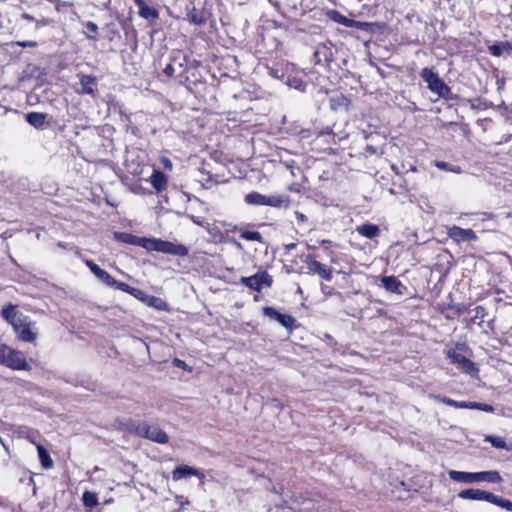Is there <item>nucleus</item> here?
I'll return each instance as SVG.
<instances>
[{
	"mask_svg": "<svg viewBox=\"0 0 512 512\" xmlns=\"http://www.w3.org/2000/svg\"><path fill=\"white\" fill-rule=\"evenodd\" d=\"M449 478L456 482L461 483H501L503 481L501 475L496 470L481 471V472H463L450 470L448 472Z\"/></svg>",
	"mask_w": 512,
	"mask_h": 512,
	"instance_id": "nucleus-1",
	"label": "nucleus"
},
{
	"mask_svg": "<svg viewBox=\"0 0 512 512\" xmlns=\"http://www.w3.org/2000/svg\"><path fill=\"white\" fill-rule=\"evenodd\" d=\"M458 497L463 500L486 501L488 503L501 507L502 509H505L509 512H512V501L502 498L488 491L469 488L460 491L458 493Z\"/></svg>",
	"mask_w": 512,
	"mask_h": 512,
	"instance_id": "nucleus-2",
	"label": "nucleus"
},
{
	"mask_svg": "<svg viewBox=\"0 0 512 512\" xmlns=\"http://www.w3.org/2000/svg\"><path fill=\"white\" fill-rule=\"evenodd\" d=\"M420 76L427 84V88L438 95V97L451 100L453 93L451 88L433 71V69L425 67L421 70Z\"/></svg>",
	"mask_w": 512,
	"mask_h": 512,
	"instance_id": "nucleus-3",
	"label": "nucleus"
},
{
	"mask_svg": "<svg viewBox=\"0 0 512 512\" xmlns=\"http://www.w3.org/2000/svg\"><path fill=\"white\" fill-rule=\"evenodd\" d=\"M148 251H157L174 256H186L188 248L185 245L177 244L161 239H149Z\"/></svg>",
	"mask_w": 512,
	"mask_h": 512,
	"instance_id": "nucleus-4",
	"label": "nucleus"
},
{
	"mask_svg": "<svg viewBox=\"0 0 512 512\" xmlns=\"http://www.w3.org/2000/svg\"><path fill=\"white\" fill-rule=\"evenodd\" d=\"M34 323L31 319L23 315L21 319L16 320L12 326L17 338L23 342L33 343L37 338V332L33 330Z\"/></svg>",
	"mask_w": 512,
	"mask_h": 512,
	"instance_id": "nucleus-5",
	"label": "nucleus"
},
{
	"mask_svg": "<svg viewBox=\"0 0 512 512\" xmlns=\"http://www.w3.org/2000/svg\"><path fill=\"white\" fill-rule=\"evenodd\" d=\"M240 283L249 287L250 289L260 292L263 286L271 287L273 283L272 276L267 271H258L252 276L242 277Z\"/></svg>",
	"mask_w": 512,
	"mask_h": 512,
	"instance_id": "nucleus-6",
	"label": "nucleus"
},
{
	"mask_svg": "<svg viewBox=\"0 0 512 512\" xmlns=\"http://www.w3.org/2000/svg\"><path fill=\"white\" fill-rule=\"evenodd\" d=\"M171 474L174 481H179L182 479H187L191 476H195L200 480L199 486L202 487L204 485L205 474L201 470L192 466L185 464L178 465L175 467Z\"/></svg>",
	"mask_w": 512,
	"mask_h": 512,
	"instance_id": "nucleus-7",
	"label": "nucleus"
},
{
	"mask_svg": "<svg viewBox=\"0 0 512 512\" xmlns=\"http://www.w3.org/2000/svg\"><path fill=\"white\" fill-rule=\"evenodd\" d=\"M447 357L453 364H456L459 369H461L464 373L469 374L471 376L478 373V368L476 364L466 358L463 354L458 353L454 350H449L447 352Z\"/></svg>",
	"mask_w": 512,
	"mask_h": 512,
	"instance_id": "nucleus-8",
	"label": "nucleus"
},
{
	"mask_svg": "<svg viewBox=\"0 0 512 512\" xmlns=\"http://www.w3.org/2000/svg\"><path fill=\"white\" fill-rule=\"evenodd\" d=\"M313 58L315 65L329 66L333 60V44L330 41L318 44Z\"/></svg>",
	"mask_w": 512,
	"mask_h": 512,
	"instance_id": "nucleus-9",
	"label": "nucleus"
},
{
	"mask_svg": "<svg viewBox=\"0 0 512 512\" xmlns=\"http://www.w3.org/2000/svg\"><path fill=\"white\" fill-rule=\"evenodd\" d=\"M304 262L307 264L308 272L310 274H317L326 281H330L332 279L333 269L315 260L312 255L308 254L305 257Z\"/></svg>",
	"mask_w": 512,
	"mask_h": 512,
	"instance_id": "nucleus-10",
	"label": "nucleus"
},
{
	"mask_svg": "<svg viewBox=\"0 0 512 512\" xmlns=\"http://www.w3.org/2000/svg\"><path fill=\"white\" fill-rule=\"evenodd\" d=\"M262 311L266 317L270 318L271 320L279 322L284 328H286L289 331L297 327L296 319L292 315L282 314L278 312L275 308L269 306L263 307Z\"/></svg>",
	"mask_w": 512,
	"mask_h": 512,
	"instance_id": "nucleus-11",
	"label": "nucleus"
},
{
	"mask_svg": "<svg viewBox=\"0 0 512 512\" xmlns=\"http://www.w3.org/2000/svg\"><path fill=\"white\" fill-rule=\"evenodd\" d=\"M141 438H146L150 441L159 443V444H167L169 442V436L168 434L160 429L157 425H149L148 423L144 422L142 432H141Z\"/></svg>",
	"mask_w": 512,
	"mask_h": 512,
	"instance_id": "nucleus-12",
	"label": "nucleus"
},
{
	"mask_svg": "<svg viewBox=\"0 0 512 512\" xmlns=\"http://www.w3.org/2000/svg\"><path fill=\"white\" fill-rule=\"evenodd\" d=\"M143 421H137L132 418H117L113 426L120 432L134 434L138 437L141 436Z\"/></svg>",
	"mask_w": 512,
	"mask_h": 512,
	"instance_id": "nucleus-13",
	"label": "nucleus"
},
{
	"mask_svg": "<svg viewBox=\"0 0 512 512\" xmlns=\"http://www.w3.org/2000/svg\"><path fill=\"white\" fill-rule=\"evenodd\" d=\"M447 235L457 243L475 241L477 239V236L472 229H463L459 226H452L448 228Z\"/></svg>",
	"mask_w": 512,
	"mask_h": 512,
	"instance_id": "nucleus-14",
	"label": "nucleus"
},
{
	"mask_svg": "<svg viewBox=\"0 0 512 512\" xmlns=\"http://www.w3.org/2000/svg\"><path fill=\"white\" fill-rule=\"evenodd\" d=\"M114 238L122 243L130 244L138 247H142L144 249H148L149 239L145 237H138L136 235L126 233V232H115Z\"/></svg>",
	"mask_w": 512,
	"mask_h": 512,
	"instance_id": "nucleus-15",
	"label": "nucleus"
},
{
	"mask_svg": "<svg viewBox=\"0 0 512 512\" xmlns=\"http://www.w3.org/2000/svg\"><path fill=\"white\" fill-rule=\"evenodd\" d=\"M380 281L387 291L399 296H403L407 291V287L395 276H383Z\"/></svg>",
	"mask_w": 512,
	"mask_h": 512,
	"instance_id": "nucleus-16",
	"label": "nucleus"
},
{
	"mask_svg": "<svg viewBox=\"0 0 512 512\" xmlns=\"http://www.w3.org/2000/svg\"><path fill=\"white\" fill-rule=\"evenodd\" d=\"M134 3L138 8V14L140 17L151 21H156L158 19V11L154 7L147 5L145 0H134Z\"/></svg>",
	"mask_w": 512,
	"mask_h": 512,
	"instance_id": "nucleus-17",
	"label": "nucleus"
},
{
	"mask_svg": "<svg viewBox=\"0 0 512 512\" xmlns=\"http://www.w3.org/2000/svg\"><path fill=\"white\" fill-rule=\"evenodd\" d=\"M86 265L89 267L91 272L97 277L105 285L109 286L113 284V277L104 269H102L99 265L94 263L91 260H86Z\"/></svg>",
	"mask_w": 512,
	"mask_h": 512,
	"instance_id": "nucleus-18",
	"label": "nucleus"
},
{
	"mask_svg": "<svg viewBox=\"0 0 512 512\" xmlns=\"http://www.w3.org/2000/svg\"><path fill=\"white\" fill-rule=\"evenodd\" d=\"M78 77L81 85V93L94 96L96 94V90L94 89L97 83L96 77L86 74H79Z\"/></svg>",
	"mask_w": 512,
	"mask_h": 512,
	"instance_id": "nucleus-19",
	"label": "nucleus"
},
{
	"mask_svg": "<svg viewBox=\"0 0 512 512\" xmlns=\"http://www.w3.org/2000/svg\"><path fill=\"white\" fill-rule=\"evenodd\" d=\"M290 197L288 195L278 194L266 196V205L274 208H287L290 205Z\"/></svg>",
	"mask_w": 512,
	"mask_h": 512,
	"instance_id": "nucleus-20",
	"label": "nucleus"
},
{
	"mask_svg": "<svg viewBox=\"0 0 512 512\" xmlns=\"http://www.w3.org/2000/svg\"><path fill=\"white\" fill-rule=\"evenodd\" d=\"M26 121L36 129H43L46 125L47 114L29 112L25 115Z\"/></svg>",
	"mask_w": 512,
	"mask_h": 512,
	"instance_id": "nucleus-21",
	"label": "nucleus"
},
{
	"mask_svg": "<svg viewBox=\"0 0 512 512\" xmlns=\"http://www.w3.org/2000/svg\"><path fill=\"white\" fill-rule=\"evenodd\" d=\"M150 183L157 192H161L167 186V177L163 172L154 170L150 176Z\"/></svg>",
	"mask_w": 512,
	"mask_h": 512,
	"instance_id": "nucleus-22",
	"label": "nucleus"
},
{
	"mask_svg": "<svg viewBox=\"0 0 512 512\" xmlns=\"http://www.w3.org/2000/svg\"><path fill=\"white\" fill-rule=\"evenodd\" d=\"M357 232L369 239H372L379 235L380 229L377 225L371 223H365L357 227Z\"/></svg>",
	"mask_w": 512,
	"mask_h": 512,
	"instance_id": "nucleus-23",
	"label": "nucleus"
},
{
	"mask_svg": "<svg viewBox=\"0 0 512 512\" xmlns=\"http://www.w3.org/2000/svg\"><path fill=\"white\" fill-rule=\"evenodd\" d=\"M488 50L491 55H493L495 57H499L503 54L504 51H506V52L512 51V42H509V41L498 42V43L490 45L488 47Z\"/></svg>",
	"mask_w": 512,
	"mask_h": 512,
	"instance_id": "nucleus-24",
	"label": "nucleus"
},
{
	"mask_svg": "<svg viewBox=\"0 0 512 512\" xmlns=\"http://www.w3.org/2000/svg\"><path fill=\"white\" fill-rule=\"evenodd\" d=\"M2 317L7 320L12 326L16 323V320L21 319L24 315L22 313H18L15 310V306L8 305L4 307L1 311Z\"/></svg>",
	"mask_w": 512,
	"mask_h": 512,
	"instance_id": "nucleus-25",
	"label": "nucleus"
},
{
	"mask_svg": "<svg viewBox=\"0 0 512 512\" xmlns=\"http://www.w3.org/2000/svg\"><path fill=\"white\" fill-rule=\"evenodd\" d=\"M244 201L248 205L265 206L266 195L253 191L245 196Z\"/></svg>",
	"mask_w": 512,
	"mask_h": 512,
	"instance_id": "nucleus-26",
	"label": "nucleus"
},
{
	"mask_svg": "<svg viewBox=\"0 0 512 512\" xmlns=\"http://www.w3.org/2000/svg\"><path fill=\"white\" fill-rule=\"evenodd\" d=\"M36 449L42 466L45 469L51 468L53 466V460L51 459L48 451L41 444H36Z\"/></svg>",
	"mask_w": 512,
	"mask_h": 512,
	"instance_id": "nucleus-27",
	"label": "nucleus"
},
{
	"mask_svg": "<svg viewBox=\"0 0 512 512\" xmlns=\"http://www.w3.org/2000/svg\"><path fill=\"white\" fill-rule=\"evenodd\" d=\"M485 442L490 443L493 447L497 449L510 450L511 447L507 444V442L498 436L487 435L484 439Z\"/></svg>",
	"mask_w": 512,
	"mask_h": 512,
	"instance_id": "nucleus-28",
	"label": "nucleus"
},
{
	"mask_svg": "<svg viewBox=\"0 0 512 512\" xmlns=\"http://www.w3.org/2000/svg\"><path fill=\"white\" fill-rule=\"evenodd\" d=\"M82 501H83L84 506L91 508V509L98 505V499H97L96 494L93 492H90V491H85L82 494Z\"/></svg>",
	"mask_w": 512,
	"mask_h": 512,
	"instance_id": "nucleus-29",
	"label": "nucleus"
},
{
	"mask_svg": "<svg viewBox=\"0 0 512 512\" xmlns=\"http://www.w3.org/2000/svg\"><path fill=\"white\" fill-rule=\"evenodd\" d=\"M146 304L150 307L157 309V310H165L167 307V304L163 299L156 297V296H151V295H148Z\"/></svg>",
	"mask_w": 512,
	"mask_h": 512,
	"instance_id": "nucleus-30",
	"label": "nucleus"
},
{
	"mask_svg": "<svg viewBox=\"0 0 512 512\" xmlns=\"http://www.w3.org/2000/svg\"><path fill=\"white\" fill-rule=\"evenodd\" d=\"M240 237L249 241L264 242L262 235L257 231L244 230L241 232Z\"/></svg>",
	"mask_w": 512,
	"mask_h": 512,
	"instance_id": "nucleus-31",
	"label": "nucleus"
},
{
	"mask_svg": "<svg viewBox=\"0 0 512 512\" xmlns=\"http://www.w3.org/2000/svg\"><path fill=\"white\" fill-rule=\"evenodd\" d=\"M84 26L87 29L86 37L90 40H95L99 29L98 25L92 21H87Z\"/></svg>",
	"mask_w": 512,
	"mask_h": 512,
	"instance_id": "nucleus-32",
	"label": "nucleus"
},
{
	"mask_svg": "<svg viewBox=\"0 0 512 512\" xmlns=\"http://www.w3.org/2000/svg\"><path fill=\"white\" fill-rule=\"evenodd\" d=\"M374 24L370 22H362L353 20L350 23L349 28H357L359 30L365 31V32H371Z\"/></svg>",
	"mask_w": 512,
	"mask_h": 512,
	"instance_id": "nucleus-33",
	"label": "nucleus"
},
{
	"mask_svg": "<svg viewBox=\"0 0 512 512\" xmlns=\"http://www.w3.org/2000/svg\"><path fill=\"white\" fill-rule=\"evenodd\" d=\"M109 287H113L115 289L121 290L128 294H130V291H132L134 289V287H132L124 282L117 281L114 278H113V284H110Z\"/></svg>",
	"mask_w": 512,
	"mask_h": 512,
	"instance_id": "nucleus-34",
	"label": "nucleus"
},
{
	"mask_svg": "<svg viewBox=\"0 0 512 512\" xmlns=\"http://www.w3.org/2000/svg\"><path fill=\"white\" fill-rule=\"evenodd\" d=\"M189 19L192 23L202 25L206 22V19L202 14H199L195 9L189 14Z\"/></svg>",
	"mask_w": 512,
	"mask_h": 512,
	"instance_id": "nucleus-35",
	"label": "nucleus"
},
{
	"mask_svg": "<svg viewBox=\"0 0 512 512\" xmlns=\"http://www.w3.org/2000/svg\"><path fill=\"white\" fill-rule=\"evenodd\" d=\"M130 295H132L133 297H135L139 301H141V302L146 304V301H147V298H148V294L146 292H144L143 290L138 289V288H134L132 291H130Z\"/></svg>",
	"mask_w": 512,
	"mask_h": 512,
	"instance_id": "nucleus-36",
	"label": "nucleus"
},
{
	"mask_svg": "<svg viewBox=\"0 0 512 512\" xmlns=\"http://www.w3.org/2000/svg\"><path fill=\"white\" fill-rule=\"evenodd\" d=\"M332 13H333V15H334V16H333V19H334L336 22H338V23H340V24H342V25H344V26H346V27H349V26H350V23H351L352 19H349V18H347V17H345V16L341 15V14H340L339 12H337V11H333Z\"/></svg>",
	"mask_w": 512,
	"mask_h": 512,
	"instance_id": "nucleus-37",
	"label": "nucleus"
},
{
	"mask_svg": "<svg viewBox=\"0 0 512 512\" xmlns=\"http://www.w3.org/2000/svg\"><path fill=\"white\" fill-rule=\"evenodd\" d=\"M288 85L300 91H304L306 87V84L301 79L298 78L289 79Z\"/></svg>",
	"mask_w": 512,
	"mask_h": 512,
	"instance_id": "nucleus-38",
	"label": "nucleus"
},
{
	"mask_svg": "<svg viewBox=\"0 0 512 512\" xmlns=\"http://www.w3.org/2000/svg\"><path fill=\"white\" fill-rule=\"evenodd\" d=\"M174 367L181 368L185 371H191V367L187 365V363L179 358H174L172 361Z\"/></svg>",
	"mask_w": 512,
	"mask_h": 512,
	"instance_id": "nucleus-39",
	"label": "nucleus"
},
{
	"mask_svg": "<svg viewBox=\"0 0 512 512\" xmlns=\"http://www.w3.org/2000/svg\"><path fill=\"white\" fill-rule=\"evenodd\" d=\"M477 410H481V411H484V412H487V413H493L495 411V408L492 405H490V404L479 403L478 402Z\"/></svg>",
	"mask_w": 512,
	"mask_h": 512,
	"instance_id": "nucleus-40",
	"label": "nucleus"
},
{
	"mask_svg": "<svg viewBox=\"0 0 512 512\" xmlns=\"http://www.w3.org/2000/svg\"><path fill=\"white\" fill-rule=\"evenodd\" d=\"M163 72L166 76L168 77H173L175 72H176V68L174 65H172L171 63L167 64L165 66V68L163 69Z\"/></svg>",
	"mask_w": 512,
	"mask_h": 512,
	"instance_id": "nucleus-41",
	"label": "nucleus"
},
{
	"mask_svg": "<svg viewBox=\"0 0 512 512\" xmlns=\"http://www.w3.org/2000/svg\"><path fill=\"white\" fill-rule=\"evenodd\" d=\"M38 437H39V435H38V433H37V432H35V431H30V432H28V434H27V436H26V438H27V439H28L32 444H34L35 446H36V444H39V443L37 442Z\"/></svg>",
	"mask_w": 512,
	"mask_h": 512,
	"instance_id": "nucleus-42",
	"label": "nucleus"
},
{
	"mask_svg": "<svg viewBox=\"0 0 512 512\" xmlns=\"http://www.w3.org/2000/svg\"><path fill=\"white\" fill-rule=\"evenodd\" d=\"M442 402L450 407L458 408V401L448 397H443Z\"/></svg>",
	"mask_w": 512,
	"mask_h": 512,
	"instance_id": "nucleus-43",
	"label": "nucleus"
},
{
	"mask_svg": "<svg viewBox=\"0 0 512 512\" xmlns=\"http://www.w3.org/2000/svg\"><path fill=\"white\" fill-rule=\"evenodd\" d=\"M269 75L276 79H280L283 76V74L280 73V71L278 69H274V68L269 69Z\"/></svg>",
	"mask_w": 512,
	"mask_h": 512,
	"instance_id": "nucleus-44",
	"label": "nucleus"
},
{
	"mask_svg": "<svg viewBox=\"0 0 512 512\" xmlns=\"http://www.w3.org/2000/svg\"><path fill=\"white\" fill-rule=\"evenodd\" d=\"M294 214L299 222H306L308 220L307 216L299 211H295Z\"/></svg>",
	"mask_w": 512,
	"mask_h": 512,
	"instance_id": "nucleus-45",
	"label": "nucleus"
},
{
	"mask_svg": "<svg viewBox=\"0 0 512 512\" xmlns=\"http://www.w3.org/2000/svg\"><path fill=\"white\" fill-rule=\"evenodd\" d=\"M0 508H9V501L6 497L0 496Z\"/></svg>",
	"mask_w": 512,
	"mask_h": 512,
	"instance_id": "nucleus-46",
	"label": "nucleus"
},
{
	"mask_svg": "<svg viewBox=\"0 0 512 512\" xmlns=\"http://www.w3.org/2000/svg\"><path fill=\"white\" fill-rule=\"evenodd\" d=\"M435 166L438 167L441 170H447L448 169V163L444 161H436Z\"/></svg>",
	"mask_w": 512,
	"mask_h": 512,
	"instance_id": "nucleus-47",
	"label": "nucleus"
},
{
	"mask_svg": "<svg viewBox=\"0 0 512 512\" xmlns=\"http://www.w3.org/2000/svg\"><path fill=\"white\" fill-rule=\"evenodd\" d=\"M162 163L166 169L172 170V163L168 158H163Z\"/></svg>",
	"mask_w": 512,
	"mask_h": 512,
	"instance_id": "nucleus-48",
	"label": "nucleus"
},
{
	"mask_svg": "<svg viewBox=\"0 0 512 512\" xmlns=\"http://www.w3.org/2000/svg\"><path fill=\"white\" fill-rule=\"evenodd\" d=\"M22 47H34L36 45L35 42L33 41H26V42H22V43H19Z\"/></svg>",
	"mask_w": 512,
	"mask_h": 512,
	"instance_id": "nucleus-49",
	"label": "nucleus"
},
{
	"mask_svg": "<svg viewBox=\"0 0 512 512\" xmlns=\"http://www.w3.org/2000/svg\"><path fill=\"white\" fill-rule=\"evenodd\" d=\"M478 402L467 401V409H477Z\"/></svg>",
	"mask_w": 512,
	"mask_h": 512,
	"instance_id": "nucleus-50",
	"label": "nucleus"
},
{
	"mask_svg": "<svg viewBox=\"0 0 512 512\" xmlns=\"http://www.w3.org/2000/svg\"><path fill=\"white\" fill-rule=\"evenodd\" d=\"M22 18L30 22L34 21V17L26 13L22 14Z\"/></svg>",
	"mask_w": 512,
	"mask_h": 512,
	"instance_id": "nucleus-51",
	"label": "nucleus"
},
{
	"mask_svg": "<svg viewBox=\"0 0 512 512\" xmlns=\"http://www.w3.org/2000/svg\"><path fill=\"white\" fill-rule=\"evenodd\" d=\"M296 247H297V244H296V243H290V244H287V245L285 246V249H286L287 251H290V250L295 249Z\"/></svg>",
	"mask_w": 512,
	"mask_h": 512,
	"instance_id": "nucleus-52",
	"label": "nucleus"
},
{
	"mask_svg": "<svg viewBox=\"0 0 512 512\" xmlns=\"http://www.w3.org/2000/svg\"><path fill=\"white\" fill-rule=\"evenodd\" d=\"M458 408L467 409V401H458Z\"/></svg>",
	"mask_w": 512,
	"mask_h": 512,
	"instance_id": "nucleus-53",
	"label": "nucleus"
},
{
	"mask_svg": "<svg viewBox=\"0 0 512 512\" xmlns=\"http://www.w3.org/2000/svg\"><path fill=\"white\" fill-rule=\"evenodd\" d=\"M366 150H367V152H369L371 154L376 153V149L373 146H367Z\"/></svg>",
	"mask_w": 512,
	"mask_h": 512,
	"instance_id": "nucleus-54",
	"label": "nucleus"
},
{
	"mask_svg": "<svg viewBox=\"0 0 512 512\" xmlns=\"http://www.w3.org/2000/svg\"><path fill=\"white\" fill-rule=\"evenodd\" d=\"M392 170L395 171L397 174H399L398 168L396 165H392Z\"/></svg>",
	"mask_w": 512,
	"mask_h": 512,
	"instance_id": "nucleus-55",
	"label": "nucleus"
},
{
	"mask_svg": "<svg viewBox=\"0 0 512 512\" xmlns=\"http://www.w3.org/2000/svg\"><path fill=\"white\" fill-rule=\"evenodd\" d=\"M183 66H184V63L180 62V63H179V67H180V68H183Z\"/></svg>",
	"mask_w": 512,
	"mask_h": 512,
	"instance_id": "nucleus-56",
	"label": "nucleus"
},
{
	"mask_svg": "<svg viewBox=\"0 0 512 512\" xmlns=\"http://www.w3.org/2000/svg\"><path fill=\"white\" fill-rule=\"evenodd\" d=\"M237 247L241 248V244L239 242H235Z\"/></svg>",
	"mask_w": 512,
	"mask_h": 512,
	"instance_id": "nucleus-57",
	"label": "nucleus"
}]
</instances>
